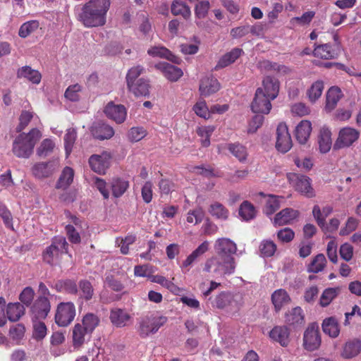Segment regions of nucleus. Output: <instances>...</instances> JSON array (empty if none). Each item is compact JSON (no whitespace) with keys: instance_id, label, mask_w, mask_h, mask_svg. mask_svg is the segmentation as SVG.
Masks as SVG:
<instances>
[{"instance_id":"36","label":"nucleus","mask_w":361,"mask_h":361,"mask_svg":"<svg viewBox=\"0 0 361 361\" xmlns=\"http://www.w3.org/2000/svg\"><path fill=\"white\" fill-rule=\"evenodd\" d=\"M209 243L204 241L183 262L182 267H188L202 256L209 250Z\"/></svg>"},{"instance_id":"40","label":"nucleus","mask_w":361,"mask_h":361,"mask_svg":"<svg viewBox=\"0 0 361 361\" xmlns=\"http://www.w3.org/2000/svg\"><path fill=\"white\" fill-rule=\"evenodd\" d=\"M73 177V170L68 166L65 167L56 183V188L58 189L66 190L72 183Z\"/></svg>"},{"instance_id":"4","label":"nucleus","mask_w":361,"mask_h":361,"mask_svg":"<svg viewBox=\"0 0 361 361\" xmlns=\"http://www.w3.org/2000/svg\"><path fill=\"white\" fill-rule=\"evenodd\" d=\"M68 244L64 237H54L51 244L42 253L43 260L50 265H54L61 254L68 253Z\"/></svg>"},{"instance_id":"55","label":"nucleus","mask_w":361,"mask_h":361,"mask_svg":"<svg viewBox=\"0 0 361 361\" xmlns=\"http://www.w3.org/2000/svg\"><path fill=\"white\" fill-rule=\"evenodd\" d=\"M280 207V201L279 197L275 195H269L266 200L264 212L267 215L274 214Z\"/></svg>"},{"instance_id":"13","label":"nucleus","mask_w":361,"mask_h":361,"mask_svg":"<svg viewBox=\"0 0 361 361\" xmlns=\"http://www.w3.org/2000/svg\"><path fill=\"white\" fill-rule=\"evenodd\" d=\"M214 249L218 256L234 258L233 255L236 252L237 247L230 239L222 238L216 241Z\"/></svg>"},{"instance_id":"5","label":"nucleus","mask_w":361,"mask_h":361,"mask_svg":"<svg viewBox=\"0 0 361 361\" xmlns=\"http://www.w3.org/2000/svg\"><path fill=\"white\" fill-rule=\"evenodd\" d=\"M287 178L297 192L307 198L315 197L316 194L314 190L311 185L312 180L309 177L305 175L292 173H288Z\"/></svg>"},{"instance_id":"31","label":"nucleus","mask_w":361,"mask_h":361,"mask_svg":"<svg viewBox=\"0 0 361 361\" xmlns=\"http://www.w3.org/2000/svg\"><path fill=\"white\" fill-rule=\"evenodd\" d=\"M319 149L322 153L328 152L332 145L331 133L329 129L322 128L318 137Z\"/></svg>"},{"instance_id":"43","label":"nucleus","mask_w":361,"mask_h":361,"mask_svg":"<svg viewBox=\"0 0 361 361\" xmlns=\"http://www.w3.org/2000/svg\"><path fill=\"white\" fill-rule=\"evenodd\" d=\"M209 214L214 218L225 221L228 218V210L221 203L215 202L209 206Z\"/></svg>"},{"instance_id":"41","label":"nucleus","mask_w":361,"mask_h":361,"mask_svg":"<svg viewBox=\"0 0 361 361\" xmlns=\"http://www.w3.org/2000/svg\"><path fill=\"white\" fill-rule=\"evenodd\" d=\"M91 334L81 324H76L73 329V344L80 347L85 341V336Z\"/></svg>"},{"instance_id":"54","label":"nucleus","mask_w":361,"mask_h":361,"mask_svg":"<svg viewBox=\"0 0 361 361\" xmlns=\"http://www.w3.org/2000/svg\"><path fill=\"white\" fill-rule=\"evenodd\" d=\"M197 4L195 6V14L199 19L204 18L210 8V4L207 0H195Z\"/></svg>"},{"instance_id":"52","label":"nucleus","mask_w":361,"mask_h":361,"mask_svg":"<svg viewBox=\"0 0 361 361\" xmlns=\"http://www.w3.org/2000/svg\"><path fill=\"white\" fill-rule=\"evenodd\" d=\"M324 90V83L322 81L318 80L314 82L307 91L309 99L312 102H314L322 95Z\"/></svg>"},{"instance_id":"45","label":"nucleus","mask_w":361,"mask_h":361,"mask_svg":"<svg viewBox=\"0 0 361 361\" xmlns=\"http://www.w3.org/2000/svg\"><path fill=\"white\" fill-rule=\"evenodd\" d=\"M113 195L116 197L122 196L129 188V182L121 178H114L111 183Z\"/></svg>"},{"instance_id":"20","label":"nucleus","mask_w":361,"mask_h":361,"mask_svg":"<svg viewBox=\"0 0 361 361\" xmlns=\"http://www.w3.org/2000/svg\"><path fill=\"white\" fill-rule=\"evenodd\" d=\"M32 175L38 178H46L51 176L54 171V164L52 162H39L32 167Z\"/></svg>"},{"instance_id":"47","label":"nucleus","mask_w":361,"mask_h":361,"mask_svg":"<svg viewBox=\"0 0 361 361\" xmlns=\"http://www.w3.org/2000/svg\"><path fill=\"white\" fill-rule=\"evenodd\" d=\"M228 149L234 157H235L239 160V161H245L248 155L245 147L238 142L230 143L228 145Z\"/></svg>"},{"instance_id":"35","label":"nucleus","mask_w":361,"mask_h":361,"mask_svg":"<svg viewBox=\"0 0 361 361\" xmlns=\"http://www.w3.org/2000/svg\"><path fill=\"white\" fill-rule=\"evenodd\" d=\"M342 97V93L338 87H331L326 93V109L331 111L337 105Z\"/></svg>"},{"instance_id":"50","label":"nucleus","mask_w":361,"mask_h":361,"mask_svg":"<svg viewBox=\"0 0 361 361\" xmlns=\"http://www.w3.org/2000/svg\"><path fill=\"white\" fill-rule=\"evenodd\" d=\"M99 324V319L97 315L93 313H87L83 317L81 324L92 334Z\"/></svg>"},{"instance_id":"49","label":"nucleus","mask_w":361,"mask_h":361,"mask_svg":"<svg viewBox=\"0 0 361 361\" xmlns=\"http://www.w3.org/2000/svg\"><path fill=\"white\" fill-rule=\"evenodd\" d=\"M239 215L245 221L252 219L256 215L255 208L248 201H244L240 206Z\"/></svg>"},{"instance_id":"1","label":"nucleus","mask_w":361,"mask_h":361,"mask_svg":"<svg viewBox=\"0 0 361 361\" xmlns=\"http://www.w3.org/2000/svg\"><path fill=\"white\" fill-rule=\"evenodd\" d=\"M111 0H90L75 11L76 19L87 28L104 26Z\"/></svg>"},{"instance_id":"26","label":"nucleus","mask_w":361,"mask_h":361,"mask_svg":"<svg viewBox=\"0 0 361 361\" xmlns=\"http://www.w3.org/2000/svg\"><path fill=\"white\" fill-rule=\"evenodd\" d=\"M171 12L175 16H180L185 20L191 17L190 7L183 0H173L171 6Z\"/></svg>"},{"instance_id":"33","label":"nucleus","mask_w":361,"mask_h":361,"mask_svg":"<svg viewBox=\"0 0 361 361\" xmlns=\"http://www.w3.org/2000/svg\"><path fill=\"white\" fill-rule=\"evenodd\" d=\"M147 53L153 57L164 58L175 63H179L180 62V59L164 47H151L147 50Z\"/></svg>"},{"instance_id":"10","label":"nucleus","mask_w":361,"mask_h":361,"mask_svg":"<svg viewBox=\"0 0 361 361\" xmlns=\"http://www.w3.org/2000/svg\"><path fill=\"white\" fill-rule=\"evenodd\" d=\"M303 345L305 348L309 351L315 350L320 346L321 338L317 324H311L305 330Z\"/></svg>"},{"instance_id":"11","label":"nucleus","mask_w":361,"mask_h":361,"mask_svg":"<svg viewBox=\"0 0 361 361\" xmlns=\"http://www.w3.org/2000/svg\"><path fill=\"white\" fill-rule=\"evenodd\" d=\"M51 310L49 300L47 297L39 296L30 307L32 319L42 320L46 319Z\"/></svg>"},{"instance_id":"56","label":"nucleus","mask_w":361,"mask_h":361,"mask_svg":"<svg viewBox=\"0 0 361 361\" xmlns=\"http://www.w3.org/2000/svg\"><path fill=\"white\" fill-rule=\"evenodd\" d=\"M276 250V244L271 240H264L259 245L261 255L264 257H271Z\"/></svg>"},{"instance_id":"34","label":"nucleus","mask_w":361,"mask_h":361,"mask_svg":"<svg viewBox=\"0 0 361 361\" xmlns=\"http://www.w3.org/2000/svg\"><path fill=\"white\" fill-rule=\"evenodd\" d=\"M323 331L331 338H336L340 333L338 320L334 317L326 318L322 322Z\"/></svg>"},{"instance_id":"44","label":"nucleus","mask_w":361,"mask_h":361,"mask_svg":"<svg viewBox=\"0 0 361 361\" xmlns=\"http://www.w3.org/2000/svg\"><path fill=\"white\" fill-rule=\"evenodd\" d=\"M80 298L86 301L90 300L94 295V288L87 279L80 280L78 283Z\"/></svg>"},{"instance_id":"32","label":"nucleus","mask_w":361,"mask_h":361,"mask_svg":"<svg viewBox=\"0 0 361 361\" xmlns=\"http://www.w3.org/2000/svg\"><path fill=\"white\" fill-rule=\"evenodd\" d=\"M17 77L19 78H25L34 84H39L41 80V74L39 71L25 66L19 68L17 72Z\"/></svg>"},{"instance_id":"6","label":"nucleus","mask_w":361,"mask_h":361,"mask_svg":"<svg viewBox=\"0 0 361 361\" xmlns=\"http://www.w3.org/2000/svg\"><path fill=\"white\" fill-rule=\"evenodd\" d=\"M75 317V307L72 302H60L55 314V322L59 326H68Z\"/></svg>"},{"instance_id":"60","label":"nucleus","mask_w":361,"mask_h":361,"mask_svg":"<svg viewBox=\"0 0 361 361\" xmlns=\"http://www.w3.org/2000/svg\"><path fill=\"white\" fill-rule=\"evenodd\" d=\"M77 137V133L75 129L69 128L64 136L65 149L67 154H69L73 148L75 141Z\"/></svg>"},{"instance_id":"29","label":"nucleus","mask_w":361,"mask_h":361,"mask_svg":"<svg viewBox=\"0 0 361 361\" xmlns=\"http://www.w3.org/2000/svg\"><path fill=\"white\" fill-rule=\"evenodd\" d=\"M264 93L271 99H274L279 91V82L277 79L271 76H267L262 81Z\"/></svg>"},{"instance_id":"23","label":"nucleus","mask_w":361,"mask_h":361,"mask_svg":"<svg viewBox=\"0 0 361 361\" xmlns=\"http://www.w3.org/2000/svg\"><path fill=\"white\" fill-rule=\"evenodd\" d=\"M128 89L136 97H146L149 94L150 85L148 80L139 78L136 82L127 85Z\"/></svg>"},{"instance_id":"27","label":"nucleus","mask_w":361,"mask_h":361,"mask_svg":"<svg viewBox=\"0 0 361 361\" xmlns=\"http://www.w3.org/2000/svg\"><path fill=\"white\" fill-rule=\"evenodd\" d=\"M312 131V124L309 121H300L295 128V137L300 144H305Z\"/></svg>"},{"instance_id":"3","label":"nucleus","mask_w":361,"mask_h":361,"mask_svg":"<svg viewBox=\"0 0 361 361\" xmlns=\"http://www.w3.org/2000/svg\"><path fill=\"white\" fill-rule=\"evenodd\" d=\"M209 300L213 307L233 313L238 312L244 304L243 294L239 292L222 291Z\"/></svg>"},{"instance_id":"15","label":"nucleus","mask_w":361,"mask_h":361,"mask_svg":"<svg viewBox=\"0 0 361 361\" xmlns=\"http://www.w3.org/2000/svg\"><path fill=\"white\" fill-rule=\"evenodd\" d=\"M341 52V49L338 44L334 47L329 44H324L317 45L313 51V54L314 56L323 59H332L337 58Z\"/></svg>"},{"instance_id":"51","label":"nucleus","mask_w":361,"mask_h":361,"mask_svg":"<svg viewBox=\"0 0 361 361\" xmlns=\"http://www.w3.org/2000/svg\"><path fill=\"white\" fill-rule=\"evenodd\" d=\"M204 271L211 274L213 277H221L219 269V258L214 257L208 259L205 262Z\"/></svg>"},{"instance_id":"21","label":"nucleus","mask_w":361,"mask_h":361,"mask_svg":"<svg viewBox=\"0 0 361 361\" xmlns=\"http://www.w3.org/2000/svg\"><path fill=\"white\" fill-rule=\"evenodd\" d=\"M285 322L293 328L302 326L305 322L302 310L300 307L293 308L286 314Z\"/></svg>"},{"instance_id":"38","label":"nucleus","mask_w":361,"mask_h":361,"mask_svg":"<svg viewBox=\"0 0 361 361\" xmlns=\"http://www.w3.org/2000/svg\"><path fill=\"white\" fill-rule=\"evenodd\" d=\"M24 305L20 302L9 303L6 307V315L11 322L18 321L25 314Z\"/></svg>"},{"instance_id":"14","label":"nucleus","mask_w":361,"mask_h":361,"mask_svg":"<svg viewBox=\"0 0 361 361\" xmlns=\"http://www.w3.org/2000/svg\"><path fill=\"white\" fill-rule=\"evenodd\" d=\"M106 116L114 120L117 123H122L126 118L127 111L122 104H115L114 102H109L104 109Z\"/></svg>"},{"instance_id":"24","label":"nucleus","mask_w":361,"mask_h":361,"mask_svg":"<svg viewBox=\"0 0 361 361\" xmlns=\"http://www.w3.org/2000/svg\"><path fill=\"white\" fill-rule=\"evenodd\" d=\"M54 288L57 292L66 293L71 295H76L78 293V288L76 281L73 279H66L56 281Z\"/></svg>"},{"instance_id":"18","label":"nucleus","mask_w":361,"mask_h":361,"mask_svg":"<svg viewBox=\"0 0 361 361\" xmlns=\"http://www.w3.org/2000/svg\"><path fill=\"white\" fill-rule=\"evenodd\" d=\"M155 68L161 71L164 76L171 81H176L183 75L180 68L166 62L157 63Z\"/></svg>"},{"instance_id":"12","label":"nucleus","mask_w":361,"mask_h":361,"mask_svg":"<svg viewBox=\"0 0 361 361\" xmlns=\"http://www.w3.org/2000/svg\"><path fill=\"white\" fill-rule=\"evenodd\" d=\"M292 147V140L287 126L281 123L276 128V148L278 151L286 153Z\"/></svg>"},{"instance_id":"30","label":"nucleus","mask_w":361,"mask_h":361,"mask_svg":"<svg viewBox=\"0 0 361 361\" xmlns=\"http://www.w3.org/2000/svg\"><path fill=\"white\" fill-rule=\"evenodd\" d=\"M270 337L279 342L282 346H287L289 343V331L286 326H275L269 333Z\"/></svg>"},{"instance_id":"42","label":"nucleus","mask_w":361,"mask_h":361,"mask_svg":"<svg viewBox=\"0 0 361 361\" xmlns=\"http://www.w3.org/2000/svg\"><path fill=\"white\" fill-rule=\"evenodd\" d=\"M271 300L276 310L279 311L284 305L288 303L290 297L286 290L279 289L273 293Z\"/></svg>"},{"instance_id":"58","label":"nucleus","mask_w":361,"mask_h":361,"mask_svg":"<svg viewBox=\"0 0 361 361\" xmlns=\"http://www.w3.org/2000/svg\"><path fill=\"white\" fill-rule=\"evenodd\" d=\"M0 216L3 219L4 225L13 230V216L11 212L7 209L5 204L0 202Z\"/></svg>"},{"instance_id":"28","label":"nucleus","mask_w":361,"mask_h":361,"mask_svg":"<svg viewBox=\"0 0 361 361\" xmlns=\"http://www.w3.org/2000/svg\"><path fill=\"white\" fill-rule=\"evenodd\" d=\"M361 351V341L354 339L346 342L341 352V357L350 359L357 356Z\"/></svg>"},{"instance_id":"62","label":"nucleus","mask_w":361,"mask_h":361,"mask_svg":"<svg viewBox=\"0 0 361 361\" xmlns=\"http://www.w3.org/2000/svg\"><path fill=\"white\" fill-rule=\"evenodd\" d=\"M35 291L28 286L25 288L19 295V300L23 305L30 306L34 299Z\"/></svg>"},{"instance_id":"61","label":"nucleus","mask_w":361,"mask_h":361,"mask_svg":"<svg viewBox=\"0 0 361 361\" xmlns=\"http://www.w3.org/2000/svg\"><path fill=\"white\" fill-rule=\"evenodd\" d=\"M54 147V144L52 140L45 139L37 148V154L41 157H45L53 151Z\"/></svg>"},{"instance_id":"16","label":"nucleus","mask_w":361,"mask_h":361,"mask_svg":"<svg viewBox=\"0 0 361 361\" xmlns=\"http://www.w3.org/2000/svg\"><path fill=\"white\" fill-rule=\"evenodd\" d=\"M92 136L97 140H108L113 137L114 130L111 126L102 122L93 123L90 128Z\"/></svg>"},{"instance_id":"64","label":"nucleus","mask_w":361,"mask_h":361,"mask_svg":"<svg viewBox=\"0 0 361 361\" xmlns=\"http://www.w3.org/2000/svg\"><path fill=\"white\" fill-rule=\"evenodd\" d=\"M81 87L78 84L69 86L65 92V97L70 101L76 102L79 99V92Z\"/></svg>"},{"instance_id":"19","label":"nucleus","mask_w":361,"mask_h":361,"mask_svg":"<svg viewBox=\"0 0 361 361\" xmlns=\"http://www.w3.org/2000/svg\"><path fill=\"white\" fill-rule=\"evenodd\" d=\"M219 89L220 84L214 77H205L200 81L199 90L201 94L204 97L216 92Z\"/></svg>"},{"instance_id":"9","label":"nucleus","mask_w":361,"mask_h":361,"mask_svg":"<svg viewBox=\"0 0 361 361\" xmlns=\"http://www.w3.org/2000/svg\"><path fill=\"white\" fill-rule=\"evenodd\" d=\"M271 100L262 87L257 89L255 98L251 104V109L254 113L269 114L271 109Z\"/></svg>"},{"instance_id":"17","label":"nucleus","mask_w":361,"mask_h":361,"mask_svg":"<svg viewBox=\"0 0 361 361\" xmlns=\"http://www.w3.org/2000/svg\"><path fill=\"white\" fill-rule=\"evenodd\" d=\"M91 169L96 173L102 174L109 166V157L107 154H93L89 159Z\"/></svg>"},{"instance_id":"57","label":"nucleus","mask_w":361,"mask_h":361,"mask_svg":"<svg viewBox=\"0 0 361 361\" xmlns=\"http://www.w3.org/2000/svg\"><path fill=\"white\" fill-rule=\"evenodd\" d=\"M104 284L108 288L116 292L122 291L124 289V285L113 275H108L104 279Z\"/></svg>"},{"instance_id":"22","label":"nucleus","mask_w":361,"mask_h":361,"mask_svg":"<svg viewBox=\"0 0 361 361\" xmlns=\"http://www.w3.org/2000/svg\"><path fill=\"white\" fill-rule=\"evenodd\" d=\"M299 212L292 208H286L276 214L274 224L283 226L290 224L294 219L298 217Z\"/></svg>"},{"instance_id":"46","label":"nucleus","mask_w":361,"mask_h":361,"mask_svg":"<svg viewBox=\"0 0 361 361\" xmlns=\"http://www.w3.org/2000/svg\"><path fill=\"white\" fill-rule=\"evenodd\" d=\"M340 292L341 288L339 287L328 288L325 289L320 297V305L322 307H327L331 301L337 297Z\"/></svg>"},{"instance_id":"37","label":"nucleus","mask_w":361,"mask_h":361,"mask_svg":"<svg viewBox=\"0 0 361 361\" xmlns=\"http://www.w3.org/2000/svg\"><path fill=\"white\" fill-rule=\"evenodd\" d=\"M243 53V49L234 48L231 51L224 54L218 61L216 68H221L228 66L238 59Z\"/></svg>"},{"instance_id":"63","label":"nucleus","mask_w":361,"mask_h":361,"mask_svg":"<svg viewBox=\"0 0 361 361\" xmlns=\"http://www.w3.org/2000/svg\"><path fill=\"white\" fill-rule=\"evenodd\" d=\"M147 135L146 130L142 127H133L128 133V138L132 142H138Z\"/></svg>"},{"instance_id":"48","label":"nucleus","mask_w":361,"mask_h":361,"mask_svg":"<svg viewBox=\"0 0 361 361\" xmlns=\"http://www.w3.org/2000/svg\"><path fill=\"white\" fill-rule=\"evenodd\" d=\"M326 263V259L323 254L317 255L307 267V271L310 273H318L322 271Z\"/></svg>"},{"instance_id":"8","label":"nucleus","mask_w":361,"mask_h":361,"mask_svg":"<svg viewBox=\"0 0 361 361\" xmlns=\"http://www.w3.org/2000/svg\"><path fill=\"white\" fill-rule=\"evenodd\" d=\"M358 130L345 127L340 130L338 138L334 144V149L337 150L351 146L359 138Z\"/></svg>"},{"instance_id":"7","label":"nucleus","mask_w":361,"mask_h":361,"mask_svg":"<svg viewBox=\"0 0 361 361\" xmlns=\"http://www.w3.org/2000/svg\"><path fill=\"white\" fill-rule=\"evenodd\" d=\"M167 322V318L161 317H146L140 324L139 333L141 337L145 338L149 334L156 333L159 329Z\"/></svg>"},{"instance_id":"25","label":"nucleus","mask_w":361,"mask_h":361,"mask_svg":"<svg viewBox=\"0 0 361 361\" xmlns=\"http://www.w3.org/2000/svg\"><path fill=\"white\" fill-rule=\"evenodd\" d=\"M109 318L115 326L121 328L128 324L130 319V316L123 310L115 308L111 310Z\"/></svg>"},{"instance_id":"39","label":"nucleus","mask_w":361,"mask_h":361,"mask_svg":"<svg viewBox=\"0 0 361 361\" xmlns=\"http://www.w3.org/2000/svg\"><path fill=\"white\" fill-rule=\"evenodd\" d=\"M216 258H219V269H220L221 276L230 275L233 274L235 269V263L234 258H224L216 255Z\"/></svg>"},{"instance_id":"59","label":"nucleus","mask_w":361,"mask_h":361,"mask_svg":"<svg viewBox=\"0 0 361 361\" xmlns=\"http://www.w3.org/2000/svg\"><path fill=\"white\" fill-rule=\"evenodd\" d=\"M143 71L144 68L141 66H136L129 69L126 78L127 85L136 82Z\"/></svg>"},{"instance_id":"53","label":"nucleus","mask_w":361,"mask_h":361,"mask_svg":"<svg viewBox=\"0 0 361 361\" xmlns=\"http://www.w3.org/2000/svg\"><path fill=\"white\" fill-rule=\"evenodd\" d=\"M39 27V23L37 20H30L23 23L18 31V35L22 38H25L34 32Z\"/></svg>"},{"instance_id":"2","label":"nucleus","mask_w":361,"mask_h":361,"mask_svg":"<svg viewBox=\"0 0 361 361\" xmlns=\"http://www.w3.org/2000/svg\"><path fill=\"white\" fill-rule=\"evenodd\" d=\"M41 136L40 131L37 128H32L28 133H20L13 142V154L18 158H29Z\"/></svg>"}]
</instances>
